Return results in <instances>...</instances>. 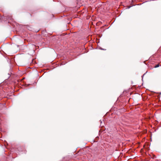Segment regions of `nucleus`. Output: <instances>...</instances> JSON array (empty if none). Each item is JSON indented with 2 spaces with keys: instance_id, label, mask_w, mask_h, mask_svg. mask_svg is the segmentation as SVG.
I'll use <instances>...</instances> for the list:
<instances>
[{
  "instance_id": "nucleus-1",
  "label": "nucleus",
  "mask_w": 161,
  "mask_h": 161,
  "mask_svg": "<svg viewBox=\"0 0 161 161\" xmlns=\"http://www.w3.org/2000/svg\"><path fill=\"white\" fill-rule=\"evenodd\" d=\"M159 66V64H157V65H155L154 66V67L155 68H157V67H158Z\"/></svg>"
},
{
  "instance_id": "nucleus-2",
  "label": "nucleus",
  "mask_w": 161,
  "mask_h": 161,
  "mask_svg": "<svg viewBox=\"0 0 161 161\" xmlns=\"http://www.w3.org/2000/svg\"><path fill=\"white\" fill-rule=\"evenodd\" d=\"M1 19V16L0 15V20Z\"/></svg>"
}]
</instances>
